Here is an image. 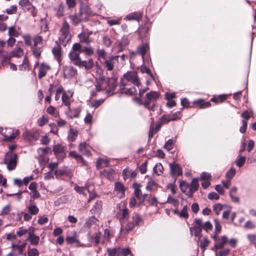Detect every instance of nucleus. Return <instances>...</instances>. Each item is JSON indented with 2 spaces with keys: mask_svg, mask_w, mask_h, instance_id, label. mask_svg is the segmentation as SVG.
Returning <instances> with one entry per match:
<instances>
[{
  "mask_svg": "<svg viewBox=\"0 0 256 256\" xmlns=\"http://www.w3.org/2000/svg\"><path fill=\"white\" fill-rule=\"evenodd\" d=\"M124 78L127 81L130 82L134 85L139 87L140 84V80L138 76V74L134 71H130L126 72L124 75Z\"/></svg>",
  "mask_w": 256,
  "mask_h": 256,
  "instance_id": "obj_5",
  "label": "nucleus"
},
{
  "mask_svg": "<svg viewBox=\"0 0 256 256\" xmlns=\"http://www.w3.org/2000/svg\"><path fill=\"white\" fill-rule=\"evenodd\" d=\"M64 150V148L60 144H56L54 146L53 151L56 154L62 153Z\"/></svg>",
  "mask_w": 256,
  "mask_h": 256,
  "instance_id": "obj_47",
  "label": "nucleus"
},
{
  "mask_svg": "<svg viewBox=\"0 0 256 256\" xmlns=\"http://www.w3.org/2000/svg\"><path fill=\"white\" fill-rule=\"evenodd\" d=\"M78 131L74 129H70L68 135V138L70 141L74 142L78 136Z\"/></svg>",
  "mask_w": 256,
  "mask_h": 256,
  "instance_id": "obj_43",
  "label": "nucleus"
},
{
  "mask_svg": "<svg viewBox=\"0 0 256 256\" xmlns=\"http://www.w3.org/2000/svg\"><path fill=\"white\" fill-rule=\"evenodd\" d=\"M50 68V66L48 64L45 63H42L40 64L38 66V78H42L44 77Z\"/></svg>",
  "mask_w": 256,
  "mask_h": 256,
  "instance_id": "obj_15",
  "label": "nucleus"
},
{
  "mask_svg": "<svg viewBox=\"0 0 256 256\" xmlns=\"http://www.w3.org/2000/svg\"><path fill=\"white\" fill-rule=\"evenodd\" d=\"M63 72L64 77L70 78L76 74L77 70L71 66H66L63 67Z\"/></svg>",
  "mask_w": 256,
  "mask_h": 256,
  "instance_id": "obj_14",
  "label": "nucleus"
},
{
  "mask_svg": "<svg viewBox=\"0 0 256 256\" xmlns=\"http://www.w3.org/2000/svg\"><path fill=\"white\" fill-rule=\"evenodd\" d=\"M117 86L116 79L114 78H110L106 80L103 78H100L96 80V92L104 90L110 94H112L115 88Z\"/></svg>",
  "mask_w": 256,
  "mask_h": 256,
  "instance_id": "obj_1",
  "label": "nucleus"
},
{
  "mask_svg": "<svg viewBox=\"0 0 256 256\" xmlns=\"http://www.w3.org/2000/svg\"><path fill=\"white\" fill-rule=\"evenodd\" d=\"M102 208V203L101 202H97L94 206L92 211L94 214H99Z\"/></svg>",
  "mask_w": 256,
  "mask_h": 256,
  "instance_id": "obj_46",
  "label": "nucleus"
},
{
  "mask_svg": "<svg viewBox=\"0 0 256 256\" xmlns=\"http://www.w3.org/2000/svg\"><path fill=\"white\" fill-rule=\"evenodd\" d=\"M194 226L190 228V232L192 234V232L194 231V235L198 236L199 238L201 237V232L202 230V221L198 218H195L194 220Z\"/></svg>",
  "mask_w": 256,
  "mask_h": 256,
  "instance_id": "obj_10",
  "label": "nucleus"
},
{
  "mask_svg": "<svg viewBox=\"0 0 256 256\" xmlns=\"http://www.w3.org/2000/svg\"><path fill=\"white\" fill-rule=\"evenodd\" d=\"M94 15V14L92 12L90 8L88 6H85L80 8L79 16L80 20L82 21L87 20L90 17Z\"/></svg>",
  "mask_w": 256,
  "mask_h": 256,
  "instance_id": "obj_8",
  "label": "nucleus"
},
{
  "mask_svg": "<svg viewBox=\"0 0 256 256\" xmlns=\"http://www.w3.org/2000/svg\"><path fill=\"white\" fill-rule=\"evenodd\" d=\"M18 4L24 10H28L33 5L30 0H20L18 2Z\"/></svg>",
  "mask_w": 256,
  "mask_h": 256,
  "instance_id": "obj_37",
  "label": "nucleus"
},
{
  "mask_svg": "<svg viewBox=\"0 0 256 256\" xmlns=\"http://www.w3.org/2000/svg\"><path fill=\"white\" fill-rule=\"evenodd\" d=\"M246 160V157L245 156H242V154H240L234 160V164L236 165L240 168L242 167L245 164Z\"/></svg>",
  "mask_w": 256,
  "mask_h": 256,
  "instance_id": "obj_27",
  "label": "nucleus"
},
{
  "mask_svg": "<svg viewBox=\"0 0 256 256\" xmlns=\"http://www.w3.org/2000/svg\"><path fill=\"white\" fill-rule=\"evenodd\" d=\"M61 47L60 46H57L54 48L52 50L55 58L58 62H60L61 60Z\"/></svg>",
  "mask_w": 256,
  "mask_h": 256,
  "instance_id": "obj_32",
  "label": "nucleus"
},
{
  "mask_svg": "<svg viewBox=\"0 0 256 256\" xmlns=\"http://www.w3.org/2000/svg\"><path fill=\"white\" fill-rule=\"evenodd\" d=\"M75 190L78 192L80 194H82L84 195H86V192H87L88 188H86L84 187H80L78 186H76L74 188Z\"/></svg>",
  "mask_w": 256,
  "mask_h": 256,
  "instance_id": "obj_61",
  "label": "nucleus"
},
{
  "mask_svg": "<svg viewBox=\"0 0 256 256\" xmlns=\"http://www.w3.org/2000/svg\"><path fill=\"white\" fill-rule=\"evenodd\" d=\"M100 233L99 232H95L92 236H91V240L94 242L96 244H98L100 242Z\"/></svg>",
  "mask_w": 256,
  "mask_h": 256,
  "instance_id": "obj_59",
  "label": "nucleus"
},
{
  "mask_svg": "<svg viewBox=\"0 0 256 256\" xmlns=\"http://www.w3.org/2000/svg\"><path fill=\"white\" fill-rule=\"evenodd\" d=\"M180 187L183 192L186 193L188 192L186 194L190 196V186L189 184L185 182H181L180 184Z\"/></svg>",
  "mask_w": 256,
  "mask_h": 256,
  "instance_id": "obj_33",
  "label": "nucleus"
},
{
  "mask_svg": "<svg viewBox=\"0 0 256 256\" xmlns=\"http://www.w3.org/2000/svg\"><path fill=\"white\" fill-rule=\"evenodd\" d=\"M26 234H28V236L29 235V228L28 229L20 228L16 232V234L19 236H22Z\"/></svg>",
  "mask_w": 256,
  "mask_h": 256,
  "instance_id": "obj_56",
  "label": "nucleus"
},
{
  "mask_svg": "<svg viewBox=\"0 0 256 256\" xmlns=\"http://www.w3.org/2000/svg\"><path fill=\"white\" fill-rule=\"evenodd\" d=\"M158 97L159 94L158 92L154 91H151L146 94V98L143 104L146 108H148L151 104L153 103L154 104V102L156 101Z\"/></svg>",
  "mask_w": 256,
  "mask_h": 256,
  "instance_id": "obj_6",
  "label": "nucleus"
},
{
  "mask_svg": "<svg viewBox=\"0 0 256 256\" xmlns=\"http://www.w3.org/2000/svg\"><path fill=\"white\" fill-rule=\"evenodd\" d=\"M236 174V170L233 167L231 166L230 168L225 174V178L228 179H232Z\"/></svg>",
  "mask_w": 256,
  "mask_h": 256,
  "instance_id": "obj_42",
  "label": "nucleus"
},
{
  "mask_svg": "<svg viewBox=\"0 0 256 256\" xmlns=\"http://www.w3.org/2000/svg\"><path fill=\"white\" fill-rule=\"evenodd\" d=\"M223 208V205L220 204H216L213 206V210L216 214H219Z\"/></svg>",
  "mask_w": 256,
  "mask_h": 256,
  "instance_id": "obj_55",
  "label": "nucleus"
},
{
  "mask_svg": "<svg viewBox=\"0 0 256 256\" xmlns=\"http://www.w3.org/2000/svg\"><path fill=\"white\" fill-rule=\"evenodd\" d=\"M48 122V118L44 116L40 117L37 120L38 124L40 126H42Z\"/></svg>",
  "mask_w": 256,
  "mask_h": 256,
  "instance_id": "obj_53",
  "label": "nucleus"
},
{
  "mask_svg": "<svg viewBox=\"0 0 256 256\" xmlns=\"http://www.w3.org/2000/svg\"><path fill=\"white\" fill-rule=\"evenodd\" d=\"M254 32H252V37H251V43H250V54H249V58H248V70L247 71L246 74V88H248V74L250 72V62H251V58H252V43L253 40L254 39Z\"/></svg>",
  "mask_w": 256,
  "mask_h": 256,
  "instance_id": "obj_20",
  "label": "nucleus"
},
{
  "mask_svg": "<svg viewBox=\"0 0 256 256\" xmlns=\"http://www.w3.org/2000/svg\"><path fill=\"white\" fill-rule=\"evenodd\" d=\"M70 20L72 22L73 24L74 25H76L78 24L80 21H82V20H80V16H78V17L76 15H70L69 16Z\"/></svg>",
  "mask_w": 256,
  "mask_h": 256,
  "instance_id": "obj_62",
  "label": "nucleus"
},
{
  "mask_svg": "<svg viewBox=\"0 0 256 256\" xmlns=\"http://www.w3.org/2000/svg\"><path fill=\"white\" fill-rule=\"evenodd\" d=\"M142 222V219L138 214H133L132 217V220L128 224L125 229L127 232L132 230L136 226H138Z\"/></svg>",
  "mask_w": 256,
  "mask_h": 256,
  "instance_id": "obj_7",
  "label": "nucleus"
},
{
  "mask_svg": "<svg viewBox=\"0 0 256 256\" xmlns=\"http://www.w3.org/2000/svg\"><path fill=\"white\" fill-rule=\"evenodd\" d=\"M194 104L199 106L200 108H208L211 106L209 102H204L203 100L200 99L194 102Z\"/></svg>",
  "mask_w": 256,
  "mask_h": 256,
  "instance_id": "obj_31",
  "label": "nucleus"
},
{
  "mask_svg": "<svg viewBox=\"0 0 256 256\" xmlns=\"http://www.w3.org/2000/svg\"><path fill=\"white\" fill-rule=\"evenodd\" d=\"M20 134V131L17 130L14 132H12V134L8 135H4V138H3L4 140H6V141H10L12 140L14 138L17 136H18Z\"/></svg>",
  "mask_w": 256,
  "mask_h": 256,
  "instance_id": "obj_45",
  "label": "nucleus"
},
{
  "mask_svg": "<svg viewBox=\"0 0 256 256\" xmlns=\"http://www.w3.org/2000/svg\"><path fill=\"white\" fill-rule=\"evenodd\" d=\"M92 34L90 32L89 34H86L85 32H82L78 35L80 38V42L89 44L91 42V40L89 38V34Z\"/></svg>",
  "mask_w": 256,
  "mask_h": 256,
  "instance_id": "obj_30",
  "label": "nucleus"
},
{
  "mask_svg": "<svg viewBox=\"0 0 256 256\" xmlns=\"http://www.w3.org/2000/svg\"><path fill=\"white\" fill-rule=\"evenodd\" d=\"M209 242L208 240L206 238H204L200 242V247L203 250V251H204L206 248L208 246Z\"/></svg>",
  "mask_w": 256,
  "mask_h": 256,
  "instance_id": "obj_63",
  "label": "nucleus"
},
{
  "mask_svg": "<svg viewBox=\"0 0 256 256\" xmlns=\"http://www.w3.org/2000/svg\"><path fill=\"white\" fill-rule=\"evenodd\" d=\"M125 191L126 188L123 184L120 182L115 183L114 192L118 198H122L124 195Z\"/></svg>",
  "mask_w": 256,
  "mask_h": 256,
  "instance_id": "obj_16",
  "label": "nucleus"
},
{
  "mask_svg": "<svg viewBox=\"0 0 256 256\" xmlns=\"http://www.w3.org/2000/svg\"><path fill=\"white\" fill-rule=\"evenodd\" d=\"M71 38L72 36L70 32L69 24L66 21H64L63 22L60 29V42L62 46H66L67 44L70 41Z\"/></svg>",
  "mask_w": 256,
  "mask_h": 256,
  "instance_id": "obj_3",
  "label": "nucleus"
},
{
  "mask_svg": "<svg viewBox=\"0 0 256 256\" xmlns=\"http://www.w3.org/2000/svg\"><path fill=\"white\" fill-rule=\"evenodd\" d=\"M4 164L8 170H14L16 166V155L12 152H7L4 158Z\"/></svg>",
  "mask_w": 256,
  "mask_h": 256,
  "instance_id": "obj_4",
  "label": "nucleus"
},
{
  "mask_svg": "<svg viewBox=\"0 0 256 256\" xmlns=\"http://www.w3.org/2000/svg\"><path fill=\"white\" fill-rule=\"evenodd\" d=\"M170 168V173L173 176H177L182 174V170L180 165L175 164H169Z\"/></svg>",
  "mask_w": 256,
  "mask_h": 256,
  "instance_id": "obj_18",
  "label": "nucleus"
},
{
  "mask_svg": "<svg viewBox=\"0 0 256 256\" xmlns=\"http://www.w3.org/2000/svg\"><path fill=\"white\" fill-rule=\"evenodd\" d=\"M190 196H192V194L194 192L198 190V183L197 179H193L191 184H190Z\"/></svg>",
  "mask_w": 256,
  "mask_h": 256,
  "instance_id": "obj_35",
  "label": "nucleus"
},
{
  "mask_svg": "<svg viewBox=\"0 0 256 256\" xmlns=\"http://www.w3.org/2000/svg\"><path fill=\"white\" fill-rule=\"evenodd\" d=\"M32 52L34 56L36 58H38L42 52L41 48L38 46H33L32 48Z\"/></svg>",
  "mask_w": 256,
  "mask_h": 256,
  "instance_id": "obj_51",
  "label": "nucleus"
},
{
  "mask_svg": "<svg viewBox=\"0 0 256 256\" xmlns=\"http://www.w3.org/2000/svg\"><path fill=\"white\" fill-rule=\"evenodd\" d=\"M73 93L71 91H68L64 92L62 95V100L63 104L70 108V98L72 96Z\"/></svg>",
  "mask_w": 256,
  "mask_h": 256,
  "instance_id": "obj_23",
  "label": "nucleus"
},
{
  "mask_svg": "<svg viewBox=\"0 0 256 256\" xmlns=\"http://www.w3.org/2000/svg\"><path fill=\"white\" fill-rule=\"evenodd\" d=\"M98 59L102 58L104 60L106 58V52L103 49H98L96 51Z\"/></svg>",
  "mask_w": 256,
  "mask_h": 256,
  "instance_id": "obj_60",
  "label": "nucleus"
},
{
  "mask_svg": "<svg viewBox=\"0 0 256 256\" xmlns=\"http://www.w3.org/2000/svg\"><path fill=\"white\" fill-rule=\"evenodd\" d=\"M214 234L212 236L213 238L215 240L216 242L214 244V247L216 248V253L217 256H222L224 254V250H222V247L224 245V237H222L221 240L219 241L217 240V236L222 230V226L218 222V220H215L214 221Z\"/></svg>",
  "mask_w": 256,
  "mask_h": 256,
  "instance_id": "obj_2",
  "label": "nucleus"
},
{
  "mask_svg": "<svg viewBox=\"0 0 256 256\" xmlns=\"http://www.w3.org/2000/svg\"><path fill=\"white\" fill-rule=\"evenodd\" d=\"M238 240L236 238H231L228 239V237L225 235V245L228 244L232 248H235L237 245Z\"/></svg>",
  "mask_w": 256,
  "mask_h": 256,
  "instance_id": "obj_40",
  "label": "nucleus"
},
{
  "mask_svg": "<svg viewBox=\"0 0 256 256\" xmlns=\"http://www.w3.org/2000/svg\"><path fill=\"white\" fill-rule=\"evenodd\" d=\"M114 171L112 169H110L108 170H104L102 172V174L103 176L107 178L110 180H112L114 179Z\"/></svg>",
  "mask_w": 256,
  "mask_h": 256,
  "instance_id": "obj_38",
  "label": "nucleus"
},
{
  "mask_svg": "<svg viewBox=\"0 0 256 256\" xmlns=\"http://www.w3.org/2000/svg\"><path fill=\"white\" fill-rule=\"evenodd\" d=\"M78 150L84 154L88 156H90V152L88 149V146L86 142H82L79 144Z\"/></svg>",
  "mask_w": 256,
  "mask_h": 256,
  "instance_id": "obj_29",
  "label": "nucleus"
},
{
  "mask_svg": "<svg viewBox=\"0 0 256 256\" xmlns=\"http://www.w3.org/2000/svg\"><path fill=\"white\" fill-rule=\"evenodd\" d=\"M80 52L72 50L68 54L70 60L72 61L73 63L76 66L77 64H79L80 63V61L81 60L80 56Z\"/></svg>",
  "mask_w": 256,
  "mask_h": 256,
  "instance_id": "obj_22",
  "label": "nucleus"
},
{
  "mask_svg": "<svg viewBox=\"0 0 256 256\" xmlns=\"http://www.w3.org/2000/svg\"><path fill=\"white\" fill-rule=\"evenodd\" d=\"M11 56H8L6 52L0 50V58H2V64L4 67L7 66V63L11 60Z\"/></svg>",
  "mask_w": 256,
  "mask_h": 256,
  "instance_id": "obj_21",
  "label": "nucleus"
},
{
  "mask_svg": "<svg viewBox=\"0 0 256 256\" xmlns=\"http://www.w3.org/2000/svg\"><path fill=\"white\" fill-rule=\"evenodd\" d=\"M35 228L33 226L29 227V235L28 236L26 240L30 242L31 244L33 246H37L40 242V237L34 234Z\"/></svg>",
  "mask_w": 256,
  "mask_h": 256,
  "instance_id": "obj_11",
  "label": "nucleus"
},
{
  "mask_svg": "<svg viewBox=\"0 0 256 256\" xmlns=\"http://www.w3.org/2000/svg\"><path fill=\"white\" fill-rule=\"evenodd\" d=\"M202 228L204 229L206 232H208L212 230V225L210 222L207 221L204 223L202 222Z\"/></svg>",
  "mask_w": 256,
  "mask_h": 256,
  "instance_id": "obj_54",
  "label": "nucleus"
},
{
  "mask_svg": "<svg viewBox=\"0 0 256 256\" xmlns=\"http://www.w3.org/2000/svg\"><path fill=\"white\" fill-rule=\"evenodd\" d=\"M28 212L32 215H36L39 212V208L34 202L30 201V204L26 206Z\"/></svg>",
  "mask_w": 256,
  "mask_h": 256,
  "instance_id": "obj_26",
  "label": "nucleus"
},
{
  "mask_svg": "<svg viewBox=\"0 0 256 256\" xmlns=\"http://www.w3.org/2000/svg\"><path fill=\"white\" fill-rule=\"evenodd\" d=\"M42 38L39 35H36L33 38L34 46H38V44H40L42 42Z\"/></svg>",
  "mask_w": 256,
  "mask_h": 256,
  "instance_id": "obj_58",
  "label": "nucleus"
},
{
  "mask_svg": "<svg viewBox=\"0 0 256 256\" xmlns=\"http://www.w3.org/2000/svg\"><path fill=\"white\" fill-rule=\"evenodd\" d=\"M8 34L10 37H18V32L14 26H10L8 28Z\"/></svg>",
  "mask_w": 256,
  "mask_h": 256,
  "instance_id": "obj_48",
  "label": "nucleus"
},
{
  "mask_svg": "<svg viewBox=\"0 0 256 256\" xmlns=\"http://www.w3.org/2000/svg\"><path fill=\"white\" fill-rule=\"evenodd\" d=\"M134 186V196L138 200V203L140 204L143 203L145 200V196L142 194L139 185L138 184H135Z\"/></svg>",
  "mask_w": 256,
  "mask_h": 256,
  "instance_id": "obj_17",
  "label": "nucleus"
},
{
  "mask_svg": "<svg viewBox=\"0 0 256 256\" xmlns=\"http://www.w3.org/2000/svg\"><path fill=\"white\" fill-rule=\"evenodd\" d=\"M216 104L222 103L224 101V94H220L218 96H214L210 100Z\"/></svg>",
  "mask_w": 256,
  "mask_h": 256,
  "instance_id": "obj_52",
  "label": "nucleus"
},
{
  "mask_svg": "<svg viewBox=\"0 0 256 256\" xmlns=\"http://www.w3.org/2000/svg\"><path fill=\"white\" fill-rule=\"evenodd\" d=\"M80 63L77 64V66L80 67L84 66L86 70H90L94 66V62L92 58L89 59L88 60H82L80 61Z\"/></svg>",
  "mask_w": 256,
  "mask_h": 256,
  "instance_id": "obj_25",
  "label": "nucleus"
},
{
  "mask_svg": "<svg viewBox=\"0 0 256 256\" xmlns=\"http://www.w3.org/2000/svg\"><path fill=\"white\" fill-rule=\"evenodd\" d=\"M118 56H112L106 58L104 60V66L108 70L112 71L114 68V66L116 62L118 61Z\"/></svg>",
  "mask_w": 256,
  "mask_h": 256,
  "instance_id": "obj_9",
  "label": "nucleus"
},
{
  "mask_svg": "<svg viewBox=\"0 0 256 256\" xmlns=\"http://www.w3.org/2000/svg\"><path fill=\"white\" fill-rule=\"evenodd\" d=\"M19 70H29V62L28 58L26 56H25L22 64L19 65L18 66Z\"/></svg>",
  "mask_w": 256,
  "mask_h": 256,
  "instance_id": "obj_39",
  "label": "nucleus"
},
{
  "mask_svg": "<svg viewBox=\"0 0 256 256\" xmlns=\"http://www.w3.org/2000/svg\"><path fill=\"white\" fill-rule=\"evenodd\" d=\"M66 241L68 244H76L77 246L79 244V242L77 239L76 232L75 231H68L66 238Z\"/></svg>",
  "mask_w": 256,
  "mask_h": 256,
  "instance_id": "obj_13",
  "label": "nucleus"
},
{
  "mask_svg": "<svg viewBox=\"0 0 256 256\" xmlns=\"http://www.w3.org/2000/svg\"><path fill=\"white\" fill-rule=\"evenodd\" d=\"M188 206L187 205L184 206L180 212L178 210H175L174 212L175 214L178 215L180 218H188L189 216L188 213Z\"/></svg>",
  "mask_w": 256,
  "mask_h": 256,
  "instance_id": "obj_24",
  "label": "nucleus"
},
{
  "mask_svg": "<svg viewBox=\"0 0 256 256\" xmlns=\"http://www.w3.org/2000/svg\"><path fill=\"white\" fill-rule=\"evenodd\" d=\"M156 183L152 180L148 181L146 186V189L148 190L152 191L156 189Z\"/></svg>",
  "mask_w": 256,
  "mask_h": 256,
  "instance_id": "obj_57",
  "label": "nucleus"
},
{
  "mask_svg": "<svg viewBox=\"0 0 256 256\" xmlns=\"http://www.w3.org/2000/svg\"><path fill=\"white\" fill-rule=\"evenodd\" d=\"M238 188L236 186H232L229 191V196L231 200L234 203H238L240 202L238 196H234V194L236 193Z\"/></svg>",
  "mask_w": 256,
  "mask_h": 256,
  "instance_id": "obj_28",
  "label": "nucleus"
},
{
  "mask_svg": "<svg viewBox=\"0 0 256 256\" xmlns=\"http://www.w3.org/2000/svg\"><path fill=\"white\" fill-rule=\"evenodd\" d=\"M164 168L160 163L156 164L154 168V172L158 176H160L163 174Z\"/></svg>",
  "mask_w": 256,
  "mask_h": 256,
  "instance_id": "obj_41",
  "label": "nucleus"
},
{
  "mask_svg": "<svg viewBox=\"0 0 256 256\" xmlns=\"http://www.w3.org/2000/svg\"><path fill=\"white\" fill-rule=\"evenodd\" d=\"M23 136L25 139L29 141H33L38 138V134L36 132L26 131Z\"/></svg>",
  "mask_w": 256,
  "mask_h": 256,
  "instance_id": "obj_19",
  "label": "nucleus"
},
{
  "mask_svg": "<svg viewBox=\"0 0 256 256\" xmlns=\"http://www.w3.org/2000/svg\"><path fill=\"white\" fill-rule=\"evenodd\" d=\"M24 43L26 46H30L32 45V38L28 34H24L22 36Z\"/></svg>",
  "mask_w": 256,
  "mask_h": 256,
  "instance_id": "obj_64",
  "label": "nucleus"
},
{
  "mask_svg": "<svg viewBox=\"0 0 256 256\" xmlns=\"http://www.w3.org/2000/svg\"><path fill=\"white\" fill-rule=\"evenodd\" d=\"M108 164L109 160L108 159L99 158L97 160L96 166L97 168L100 169L108 166Z\"/></svg>",
  "mask_w": 256,
  "mask_h": 256,
  "instance_id": "obj_34",
  "label": "nucleus"
},
{
  "mask_svg": "<svg viewBox=\"0 0 256 256\" xmlns=\"http://www.w3.org/2000/svg\"><path fill=\"white\" fill-rule=\"evenodd\" d=\"M24 54L23 50L19 47H16L10 53L11 57H21Z\"/></svg>",
  "mask_w": 256,
  "mask_h": 256,
  "instance_id": "obj_36",
  "label": "nucleus"
},
{
  "mask_svg": "<svg viewBox=\"0 0 256 256\" xmlns=\"http://www.w3.org/2000/svg\"><path fill=\"white\" fill-rule=\"evenodd\" d=\"M150 48L147 44H142L138 46L136 52L142 56V58L144 62L147 63L150 62V58L149 57L144 58V54L149 50Z\"/></svg>",
  "mask_w": 256,
  "mask_h": 256,
  "instance_id": "obj_12",
  "label": "nucleus"
},
{
  "mask_svg": "<svg viewBox=\"0 0 256 256\" xmlns=\"http://www.w3.org/2000/svg\"><path fill=\"white\" fill-rule=\"evenodd\" d=\"M148 201L150 206H156V212H158V209L157 208V205L158 203V202L157 198L154 196H150L148 198Z\"/></svg>",
  "mask_w": 256,
  "mask_h": 256,
  "instance_id": "obj_44",
  "label": "nucleus"
},
{
  "mask_svg": "<svg viewBox=\"0 0 256 256\" xmlns=\"http://www.w3.org/2000/svg\"><path fill=\"white\" fill-rule=\"evenodd\" d=\"M46 112L55 118L58 116V112H56L55 108L52 106H49L46 109Z\"/></svg>",
  "mask_w": 256,
  "mask_h": 256,
  "instance_id": "obj_50",
  "label": "nucleus"
},
{
  "mask_svg": "<svg viewBox=\"0 0 256 256\" xmlns=\"http://www.w3.org/2000/svg\"><path fill=\"white\" fill-rule=\"evenodd\" d=\"M38 255L39 252L36 248L30 247L28 248V256H38Z\"/></svg>",
  "mask_w": 256,
  "mask_h": 256,
  "instance_id": "obj_49",
  "label": "nucleus"
}]
</instances>
